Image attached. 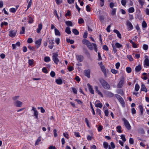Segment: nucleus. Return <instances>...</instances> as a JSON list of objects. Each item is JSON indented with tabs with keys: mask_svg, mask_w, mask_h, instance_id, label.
<instances>
[{
	"mask_svg": "<svg viewBox=\"0 0 149 149\" xmlns=\"http://www.w3.org/2000/svg\"><path fill=\"white\" fill-rule=\"evenodd\" d=\"M99 81L103 87L106 89H109L110 86L104 79H99Z\"/></svg>",
	"mask_w": 149,
	"mask_h": 149,
	"instance_id": "nucleus-1",
	"label": "nucleus"
},
{
	"mask_svg": "<svg viewBox=\"0 0 149 149\" xmlns=\"http://www.w3.org/2000/svg\"><path fill=\"white\" fill-rule=\"evenodd\" d=\"M115 96L116 97L117 99L119 101L122 107H125V104L124 100L120 95L116 94Z\"/></svg>",
	"mask_w": 149,
	"mask_h": 149,
	"instance_id": "nucleus-2",
	"label": "nucleus"
},
{
	"mask_svg": "<svg viewBox=\"0 0 149 149\" xmlns=\"http://www.w3.org/2000/svg\"><path fill=\"white\" fill-rule=\"evenodd\" d=\"M122 120L124 123V124L125 127L128 130H130L131 129V127L128 121L124 118H122Z\"/></svg>",
	"mask_w": 149,
	"mask_h": 149,
	"instance_id": "nucleus-3",
	"label": "nucleus"
},
{
	"mask_svg": "<svg viewBox=\"0 0 149 149\" xmlns=\"http://www.w3.org/2000/svg\"><path fill=\"white\" fill-rule=\"evenodd\" d=\"M58 54H57L54 53L53 54L52 59L54 63L57 64L59 62V60L57 58Z\"/></svg>",
	"mask_w": 149,
	"mask_h": 149,
	"instance_id": "nucleus-4",
	"label": "nucleus"
},
{
	"mask_svg": "<svg viewBox=\"0 0 149 149\" xmlns=\"http://www.w3.org/2000/svg\"><path fill=\"white\" fill-rule=\"evenodd\" d=\"M124 78H122L117 85V87L119 88H121L123 86L124 83Z\"/></svg>",
	"mask_w": 149,
	"mask_h": 149,
	"instance_id": "nucleus-5",
	"label": "nucleus"
},
{
	"mask_svg": "<svg viewBox=\"0 0 149 149\" xmlns=\"http://www.w3.org/2000/svg\"><path fill=\"white\" fill-rule=\"evenodd\" d=\"M126 24L128 28V31H130L133 29V26L130 22L127 21Z\"/></svg>",
	"mask_w": 149,
	"mask_h": 149,
	"instance_id": "nucleus-6",
	"label": "nucleus"
},
{
	"mask_svg": "<svg viewBox=\"0 0 149 149\" xmlns=\"http://www.w3.org/2000/svg\"><path fill=\"white\" fill-rule=\"evenodd\" d=\"M33 111L34 113H33L34 116H35L36 119L38 118V112L36 109L34 107H32L31 111Z\"/></svg>",
	"mask_w": 149,
	"mask_h": 149,
	"instance_id": "nucleus-7",
	"label": "nucleus"
},
{
	"mask_svg": "<svg viewBox=\"0 0 149 149\" xmlns=\"http://www.w3.org/2000/svg\"><path fill=\"white\" fill-rule=\"evenodd\" d=\"M15 105L17 107H20L22 105V103L21 102L19 101L16 100L14 102Z\"/></svg>",
	"mask_w": 149,
	"mask_h": 149,
	"instance_id": "nucleus-8",
	"label": "nucleus"
},
{
	"mask_svg": "<svg viewBox=\"0 0 149 149\" xmlns=\"http://www.w3.org/2000/svg\"><path fill=\"white\" fill-rule=\"evenodd\" d=\"M84 75L88 78H90V70L89 69L86 70L84 71Z\"/></svg>",
	"mask_w": 149,
	"mask_h": 149,
	"instance_id": "nucleus-9",
	"label": "nucleus"
},
{
	"mask_svg": "<svg viewBox=\"0 0 149 149\" xmlns=\"http://www.w3.org/2000/svg\"><path fill=\"white\" fill-rule=\"evenodd\" d=\"M76 57L78 61L79 62L83 61L84 59V57L81 55H77Z\"/></svg>",
	"mask_w": 149,
	"mask_h": 149,
	"instance_id": "nucleus-10",
	"label": "nucleus"
},
{
	"mask_svg": "<svg viewBox=\"0 0 149 149\" xmlns=\"http://www.w3.org/2000/svg\"><path fill=\"white\" fill-rule=\"evenodd\" d=\"M16 33V31L13 30L9 31V35L11 37H14L15 36Z\"/></svg>",
	"mask_w": 149,
	"mask_h": 149,
	"instance_id": "nucleus-11",
	"label": "nucleus"
},
{
	"mask_svg": "<svg viewBox=\"0 0 149 149\" xmlns=\"http://www.w3.org/2000/svg\"><path fill=\"white\" fill-rule=\"evenodd\" d=\"M106 95L109 97H111L114 96V94L111 92L109 91H107L105 92Z\"/></svg>",
	"mask_w": 149,
	"mask_h": 149,
	"instance_id": "nucleus-12",
	"label": "nucleus"
},
{
	"mask_svg": "<svg viewBox=\"0 0 149 149\" xmlns=\"http://www.w3.org/2000/svg\"><path fill=\"white\" fill-rule=\"evenodd\" d=\"M144 64L147 68L149 67V60L148 58H146L144 61Z\"/></svg>",
	"mask_w": 149,
	"mask_h": 149,
	"instance_id": "nucleus-13",
	"label": "nucleus"
},
{
	"mask_svg": "<svg viewBox=\"0 0 149 149\" xmlns=\"http://www.w3.org/2000/svg\"><path fill=\"white\" fill-rule=\"evenodd\" d=\"M88 87V89L90 92L92 94H94V91L93 88H92L91 86L89 83H88L87 84Z\"/></svg>",
	"mask_w": 149,
	"mask_h": 149,
	"instance_id": "nucleus-14",
	"label": "nucleus"
},
{
	"mask_svg": "<svg viewBox=\"0 0 149 149\" xmlns=\"http://www.w3.org/2000/svg\"><path fill=\"white\" fill-rule=\"evenodd\" d=\"M42 40V39L40 38L36 41L35 43L37 45L36 47L37 48H38L41 45Z\"/></svg>",
	"mask_w": 149,
	"mask_h": 149,
	"instance_id": "nucleus-15",
	"label": "nucleus"
},
{
	"mask_svg": "<svg viewBox=\"0 0 149 149\" xmlns=\"http://www.w3.org/2000/svg\"><path fill=\"white\" fill-rule=\"evenodd\" d=\"M97 102H100L99 101L97 100L95 104V106L97 107H99L101 108L102 107V103H97Z\"/></svg>",
	"mask_w": 149,
	"mask_h": 149,
	"instance_id": "nucleus-16",
	"label": "nucleus"
},
{
	"mask_svg": "<svg viewBox=\"0 0 149 149\" xmlns=\"http://www.w3.org/2000/svg\"><path fill=\"white\" fill-rule=\"evenodd\" d=\"M141 91H145V92L146 93L147 92V89L146 88L145 85L143 84H142L141 86Z\"/></svg>",
	"mask_w": 149,
	"mask_h": 149,
	"instance_id": "nucleus-17",
	"label": "nucleus"
},
{
	"mask_svg": "<svg viewBox=\"0 0 149 149\" xmlns=\"http://www.w3.org/2000/svg\"><path fill=\"white\" fill-rule=\"evenodd\" d=\"M42 28V23L39 24L38 25V28L37 30V32L38 33H39Z\"/></svg>",
	"mask_w": 149,
	"mask_h": 149,
	"instance_id": "nucleus-18",
	"label": "nucleus"
},
{
	"mask_svg": "<svg viewBox=\"0 0 149 149\" xmlns=\"http://www.w3.org/2000/svg\"><path fill=\"white\" fill-rule=\"evenodd\" d=\"M113 32L117 34L118 37L120 38H121V34L116 29H114L113 30Z\"/></svg>",
	"mask_w": 149,
	"mask_h": 149,
	"instance_id": "nucleus-19",
	"label": "nucleus"
},
{
	"mask_svg": "<svg viewBox=\"0 0 149 149\" xmlns=\"http://www.w3.org/2000/svg\"><path fill=\"white\" fill-rule=\"evenodd\" d=\"M142 69V68L141 66L140 65H139L138 66H136L135 68V70L136 71V72H139Z\"/></svg>",
	"mask_w": 149,
	"mask_h": 149,
	"instance_id": "nucleus-20",
	"label": "nucleus"
},
{
	"mask_svg": "<svg viewBox=\"0 0 149 149\" xmlns=\"http://www.w3.org/2000/svg\"><path fill=\"white\" fill-rule=\"evenodd\" d=\"M82 42L84 44L86 45L87 46H88L89 44H90V42L88 40L85 39L83 40Z\"/></svg>",
	"mask_w": 149,
	"mask_h": 149,
	"instance_id": "nucleus-21",
	"label": "nucleus"
},
{
	"mask_svg": "<svg viewBox=\"0 0 149 149\" xmlns=\"http://www.w3.org/2000/svg\"><path fill=\"white\" fill-rule=\"evenodd\" d=\"M54 31H55V34L56 35L59 36H61L60 33L59 31L58 30V29H57L56 28H55L54 29Z\"/></svg>",
	"mask_w": 149,
	"mask_h": 149,
	"instance_id": "nucleus-22",
	"label": "nucleus"
},
{
	"mask_svg": "<svg viewBox=\"0 0 149 149\" xmlns=\"http://www.w3.org/2000/svg\"><path fill=\"white\" fill-rule=\"evenodd\" d=\"M139 108L140 110V111L141 113V115H143V109L142 106L141 105H140L139 106Z\"/></svg>",
	"mask_w": 149,
	"mask_h": 149,
	"instance_id": "nucleus-23",
	"label": "nucleus"
},
{
	"mask_svg": "<svg viewBox=\"0 0 149 149\" xmlns=\"http://www.w3.org/2000/svg\"><path fill=\"white\" fill-rule=\"evenodd\" d=\"M66 24L69 26H72V23L71 21H68L65 22Z\"/></svg>",
	"mask_w": 149,
	"mask_h": 149,
	"instance_id": "nucleus-24",
	"label": "nucleus"
},
{
	"mask_svg": "<svg viewBox=\"0 0 149 149\" xmlns=\"http://www.w3.org/2000/svg\"><path fill=\"white\" fill-rule=\"evenodd\" d=\"M103 145L104 148L105 149H107L109 146L107 142L104 141L103 142Z\"/></svg>",
	"mask_w": 149,
	"mask_h": 149,
	"instance_id": "nucleus-25",
	"label": "nucleus"
},
{
	"mask_svg": "<svg viewBox=\"0 0 149 149\" xmlns=\"http://www.w3.org/2000/svg\"><path fill=\"white\" fill-rule=\"evenodd\" d=\"M115 45L116 47L118 48H123V46L122 45L120 44L118 42H116L115 44Z\"/></svg>",
	"mask_w": 149,
	"mask_h": 149,
	"instance_id": "nucleus-26",
	"label": "nucleus"
},
{
	"mask_svg": "<svg viewBox=\"0 0 149 149\" xmlns=\"http://www.w3.org/2000/svg\"><path fill=\"white\" fill-rule=\"evenodd\" d=\"M90 44H89L87 46L88 48L90 50H92L93 49V45L92 43H91V42L90 43Z\"/></svg>",
	"mask_w": 149,
	"mask_h": 149,
	"instance_id": "nucleus-27",
	"label": "nucleus"
},
{
	"mask_svg": "<svg viewBox=\"0 0 149 149\" xmlns=\"http://www.w3.org/2000/svg\"><path fill=\"white\" fill-rule=\"evenodd\" d=\"M70 29V28L69 27H66L65 29V32L69 34H70L71 32Z\"/></svg>",
	"mask_w": 149,
	"mask_h": 149,
	"instance_id": "nucleus-28",
	"label": "nucleus"
},
{
	"mask_svg": "<svg viewBox=\"0 0 149 149\" xmlns=\"http://www.w3.org/2000/svg\"><path fill=\"white\" fill-rule=\"evenodd\" d=\"M72 31L73 33L76 35H78L79 33L78 31L76 29H72Z\"/></svg>",
	"mask_w": 149,
	"mask_h": 149,
	"instance_id": "nucleus-29",
	"label": "nucleus"
},
{
	"mask_svg": "<svg viewBox=\"0 0 149 149\" xmlns=\"http://www.w3.org/2000/svg\"><path fill=\"white\" fill-rule=\"evenodd\" d=\"M55 81L56 83L60 85L62 84V81L61 79H56Z\"/></svg>",
	"mask_w": 149,
	"mask_h": 149,
	"instance_id": "nucleus-30",
	"label": "nucleus"
},
{
	"mask_svg": "<svg viewBox=\"0 0 149 149\" xmlns=\"http://www.w3.org/2000/svg\"><path fill=\"white\" fill-rule=\"evenodd\" d=\"M97 114L99 115L101 117L102 116L101 111L99 109H96Z\"/></svg>",
	"mask_w": 149,
	"mask_h": 149,
	"instance_id": "nucleus-31",
	"label": "nucleus"
},
{
	"mask_svg": "<svg viewBox=\"0 0 149 149\" xmlns=\"http://www.w3.org/2000/svg\"><path fill=\"white\" fill-rule=\"evenodd\" d=\"M66 41L68 43H70V44H73L74 43V41L73 40H71L70 39L68 38L66 39Z\"/></svg>",
	"mask_w": 149,
	"mask_h": 149,
	"instance_id": "nucleus-32",
	"label": "nucleus"
},
{
	"mask_svg": "<svg viewBox=\"0 0 149 149\" xmlns=\"http://www.w3.org/2000/svg\"><path fill=\"white\" fill-rule=\"evenodd\" d=\"M121 127L120 125L116 127L117 129V131L119 133H121L122 131L121 130Z\"/></svg>",
	"mask_w": 149,
	"mask_h": 149,
	"instance_id": "nucleus-33",
	"label": "nucleus"
},
{
	"mask_svg": "<svg viewBox=\"0 0 149 149\" xmlns=\"http://www.w3.org/2000/svg\"><path fill=\"white\" fill-rule=\"evenodd\" d=\"M44 61L45 62H49L50 61V58L49 56H46L44 58Z\"/></svg>",
	"mask_w": 149,
	"mask_h": 149,
	"instance_id": "nucleus-34",
	"label": "nucleus"
},
{
	"mask_svg": "<svg viewBox=\"0 0 149 149\" xmlns=\"http://www.w3.org/2000/svg\"><path fill=\"white\" fill-rule=\"evenodd\" d=\"M139 86L138 84H135V90L136 91H137L139 89Z\"/></svg>",
	"mask_w": 149,
	"mask_h": 149,
	"instance_id": "nucleus-35",
	"label": "nucleus"
},
{
	"mask_svg": "<svg viewBox=\"0 0 149 149\" xmlns=\"http://www.w3.org/2000/svg\"><path fill=\"white\" fill-rule=\"evenodd\" d=\"M134 9L133 7L130 8L128 10V12L130 13H132L134 12Z\"/></svg>",
	"mask_w": 149,
	"mask_h": 149,
	"instance_id": "nucleus-36",
	"label": "nucleus"
},
{
	"mask_svg": "<svg viewBox=\"0 0 149 149\" xmlns=\"http://www.w3.org/2000/svg\"><path fill=\"white\" fill-rule=\"evenodd\" d=\"M32 2V0H30L29 1L28 4L27 6V8L26 10V11L28 10V9L31 7Z\"/></svg>",
	"mask_w": 149,
	"mask_h": 149,
	"instance_id": "nucleus-37",
	"label": "nucleus"
},
{
	"mask_svg": "<svg viewBox=\"0 0 149 149\" xmlns=\"http://www.w3.org/2000/svg\"><path fill=\"white\" fill-rule=\"evenodd\" d=\"M25 28L23 26L22 27V30L20 31V33L21 34H23L25 33Z\"/></svg>",
	"mask_w": 149,
	"mask_h": 149,
	"instance_id": "nucleus-38",
	"label": "nucleus"
},
{
	"mask_svg": "<svg viewBox=\"0 0 149 149\" xmlns=\"http://www.w3.org/2000/svg\"><path fill=\"white\" fill-rule=\"evenodd\" d=\"M126 71L128 73H130L132 72V69L130 67H127L126 68Z\"/></svg>",
	"mask_w": 149,
	"mask_h": 149,
	"instance_id": "nucleus-39",
	"label": "nucleus"
},
{
	"mask_svg": "<svg viewBox=\"0 0 149 149\" xmlns=\"http://www.w3.org/2000/svg\"><path fill=\"white\" fill-rule=\"evenodd\" d=\"M142 26L143 28H146L147 27V24L145 21H143L142 23Z\"/></svg>",
	"mask_w": 149,
	"mask_h": 149,
	"instance_id": "nucleus-40",
	"label": "nucleus"
},
{
	"mask_svg": "<svg viewBox=\"0 0 149 149\" xmlns=\"http://www.w3.org/2000/svg\"><path fill=\"white\" fill-rule=\"evenodd\" d=\"M93 46L94 48V50L95 52H97V46L96 44L92 43Z\"/></svg>",
	"mask_w": 149,
	"mask_h": 149,
	"instance_id": "nucleus-41",
	"label": "nucleus"
},
{
	"mask_svg": "<svg viewBox=\"0 0 149 149\" xmlns=\"http://www.w3.org/2000/svg\"><path fill=\"white\" fill-rule=\"evenodd\" d=\"M127 58L130 61H133V59L131 55H128L127 56Z\"/></svg>",
	"mask_w": 149,
	"mask_h": 149,
	"instance_id": "nucleus-42",
	"label": "nucleus"
},
{
	"mask_svg": "<svg viewBox=\"0 0 149 149\" xmlns=\"http://www.w3.org/2000/svg\"><path fill=\"white\" fill-rule=\"evenodd\" d=\"M29 21H28L29 23L30 24H31L33 22V20L32 18L30 16H29Z\"/></svg>",
	"mask_w": 149,
	"mask_h": 149,
	"instance_id": "nucleus-43",
	"label": "nucleus"
},
{
	"mask_svg": "<svg viewBox=\"0 0 149 149\" xmlns=\"http://www.w3.org/2000/svg\"><path fill=\"white\" fill-rule=\"evenodd\" d=\"M41 140L40 137H39L36 141V142L35 144V145H38L39 142Z\"/></svg>",
	"mask_w": 149,
	"mask_h": 149,
	"instance_id": "nucleus-44",
	"label": "nucleus"
},
{
	"mask_svg": "<svg viewBox=\"0 0 149 149\" xmlns=\"http://www.w3.org/2000/svg\"><path fill=\"white\" fill-rule=\"evenodd\" d=\"M8 24V23L6 22H2L1 24V27H2L4 25L7 26Z\"/></svg>",
	"mask_w": 149,
	"mask_h": 149,
	"instance_id": "nucleus-45",
	"label": "nucleus"
},
{
	"mask_svg": "<svg viewBox=\"0 0 149 149\" xmlns=\"http://www.w3.org/2000/svg\"><path fill=\"white\" fill-rule=\"evenodd\" d=\"M121 138L124 142L126 141V139L125 136L123 135L122 134L120 136Z\"/></svg>",
	"mask_w": 149,
	"mask_h": 149,
	"instance_id": "nucleus-46",
	"label": "nucleus"
},
{
	"mask_svg": "<svg viewBox=\"0 0 149 149\" xmlns=\"http://www.w3.org/2000/svg\"><path fill=\"white\" fill-rule=\"evenodd\" d=\"M117 93L118 94H120L121 95H123L124 94V93L123 91V90L121 89H120L118 91V92Z\"/></svg>",
	"mask_w": 149,
	"mask_h": 149,
	"instance_id": "nucleus-47",
	"label": "nucleus"
},
{
	"mask_svg": "<svg viewBox=\"0 0 149 149\" xmlns=\"http://www.w3.org/2000/svg\"><path fill=\"white\" fill-rule=\"evenodd\" d=\"M90 105L91 106V108L92 110L93 114L94 115H95V112L94 110L92 104L91 102H90Z\"/></svg>",
	"mask_w": 149,
	"mask_h": 149,
	"instance_id": "nucleus-48",
	"label": "nucleus"
},
{
	"mask_svg": "<svg viewBox=\"0 0 149 149\" xmlns=\"http://www.w3.org/2000/svg\"><path fill=\"white\" fill-rule=\"evenodd\" d=\"M38 109H40L41 112L42 113H44L45 112V110L42 107H38Z\"/></svg>",
	"mask_w": 149,
	"mask_h": 149,
	"instance_id": "nucleus-49",
	"label": "nucleus"
},
{
	"mask_svg": "<svg viewBox=\"0 0 149 149\" xmlns=\"http://www.w3.org/2000/svg\"><path fill=\"white\" fill-rule=\"evenodd\" d=\"M116 8H113L112 9L111 13V14L112 15H113L115 14L116 12Z\"/></svg>",
	"mask_w": 149,
	"mask_h": 149,
	"instance_id": "nucleus-50",
	"label": "nucleus"
},
{
	"mask_svg": "<svg viewBox=\"0 0 149 149\" xmlns=\"http://www.w3.org/2000/svg\"><path fill=\"white\" fill-rule=\"evenodd\" d=\"M84 21L83 19L82 18H80L78 20V23L80 24H81L84 23Z\"/></svg>",
	"mask_w": 149,
	"mask_h": 149,
	"instance_id": "nucleus-51",
	"label": "nucleus"
},
{
	"mask_svg": "<svg viewBox=\"0 0 149 149\" xmlns=\"http://www.w3.org/2000/svg\"><path fill=\"white\" fill-rule=\"evenodd\" d=\"M148 46L147 45L144 44L143 45V49L145 50H148Z\"/></svg>",
	"mask_w": 149,
	"mask_h": 149,
	"instance_id": "nucleus-52",
	"label": "nucleus"
},
{
	"mask_svg": "<svg viewBox=\"0 0 149 149\" xmlns=\"http://www.w3.org/2000/svg\"><path fill=\"white\" fill-rule=\"evenodd\" d=\"M71 88L73 91V92L74 94H77V90L76 88L73 87H72Z\"/></svg>",
	"mask_w": 149,
	"mask_h": 149,
	"instance_id": "nucleus-53",
	"label": "nucleus"
},
{
	"mask_svg": "<svg viewBox=\"0 0 149 149\" xmlns=\"http://www.w3.org/2000/svg\"><path fill=\"white\" fill-rule=\"evenodd\" d=\"M103 49L104 50L107 51L109 50V48L106 45H104L103 47Z\"/></svg>",
	"mask_w": 149,
	"mask_h": 149,
	"instance_id": "nucleus-54",
	"label": "nucleus"
},
{
	"mask_svg": "<svg viewBox=\"0 0 149 149\" xmlns=\"http://www.w3.org/2000/svg\"><path fill=\"white\" fill-rule=\"evenodd\" d=\"M10 11L11 13H14L16 11V9L14 8H12L10 9Z\"/></svg>",
	"mask_w": 149,
	"mask_h": 149,
	"instance_id": "nucleus-55",
	"label": "nucleus"
},
{
	"mask_svg": "<svg viewBox=\"0 0 149 149\" xmlns=\"http://www.w3.org/2000/svg\"><path fill=\"white\" fill-rule=\"evenodd\" d=\"M111 72L113 74H116L118 73V71L115 70V69H112L111 70Z\"/></svg>",
	"mask_w": 149,
	"mask_h": 149,
	"instance_id": "nucleus-56",
	"label": "nucleus"
},
{
	"mask_svg": "<svg viewBox=\"0 0 149 149\" xmlns=\"http://www.w3.org/2000/svg\"><path fill=\"white\" fill-rule=\"evenodd\" d=\"M121 2L122 5L125 6L126 3V0H122Z\"/></svg>",
	"mask_w": 149,
	"mask_h": 149,
	"instance_id": "nucleus-57",
	"label": "nucleus"
},
{
	"mask_svg": "<svg viewBox=\"0 0 149 149\" xmlns=\"http://www.w3.org/2000/svg\"><path fill=\"white\" fill-rule=\"evenodd\" d=\"M28 63H29V64L30 65H31L33 64V59H29L28 61Z\"/></svg>",
	"mask_w": 149,
	"mask_h": 149,
	"instance_id": "nucleus-58",
	"label": "nucleus"
},
{
	"mask_svg": "<svg viewBox=\"0 0 149 149\" xmlns=\"http://www.w3.org/2000/svg\"><path fill=\"white\" fill-rule=\"evenodd\" d=\"M134 141L133 139L132 138H130L129 139V143L131 144H133L134 143Z\"/></svg>",
	"mask_w": 149,
	"mask_h": 149,
	"instance_id": "nucleus-59",
	"label": "nucleus"
},
{
	"mask_svg": "<svg viewBox=\"0 0 149 149\" xmlns=\"http://www.w3.org/2000/svg\"><path fill=\"white\" fill-rule=\"evenodd\" d=\"M100 67L102 69V71L103 72H105V71H106L104 65H101V66Z\"/></svg>",
	"mask_w": 149,
	"mask_h": 149,
	"instance_id": "nucleus-60",
	"label": "nucleus"
},
{
	"mask_svg": "<svg viewBox=\"0 0 149 149\" xmlns=\"http://www.w3.org/2000/svg\"><path fill=\"white\" fill-rule=\"evenodd\" d=\"M33 40L31 38H29L28 39L27 42L29 43H31L33 42Z\"/></svg>",
	"mask_w": 149,
	"mask_h": 149,
	"instance_id": "nucleus-61",
	"label": "nucleus"
},
{
	"mask_svg": "<svg viewBox=\"0 0 149 149\" xmlns=\"http://www.w3.org/2000/svg\"><path fill=\"white\" fill-rule=\"evenodd\" d=\"M63 135L67 139H69V135L68 134L64 132L63 133Z\"/></svg>",
	"mask_w": 149,
	"mask_h": 149,
	"instance_id": "nucleus-62",
	"label": "nucleus"
},
{
	"mask_svg": "<svg viewBox=\"0 0 149 149\" xmlns=\"http://www.w3.org/2000/svg\"><path fill=\"white\" fill-rule=\"evenodd\" d=\"M103 127L101 125H99L97 128L98 131L100 132L103 129Z\"/></svg>",
	"mask_w": 149,
	"mask_h": 149,
	"instance_id": "nucleus-63",
	"label": "nucleus"
},
{
	"mask_svg": "<svg viewBox=\"0 0 149 149\" xmlns=\"http://www.w3.org/2000/svg\"><path fill=\"white\" fill-rule=\"evenodd\" d=\"M49 44L52 45L54 44V40L51 39L49 40Z\"/></svg>",
	"mask_w": 149,
	"mask_h": 149,
	"instance_id": "nucleus-64",
	"label": "nucleus"
}]
</instances>
